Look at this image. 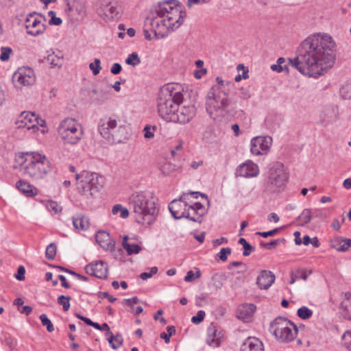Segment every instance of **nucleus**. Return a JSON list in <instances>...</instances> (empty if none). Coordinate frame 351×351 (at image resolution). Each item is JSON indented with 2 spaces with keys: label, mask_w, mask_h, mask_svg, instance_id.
I'll return each instance as SVG.
<instances>
[{
  "label": "nucleus",
  "mask_w": 351,
  "mask_h": 351,
  "mask_svg": "<svg viewBox=\"0 0 351 351\" xmlns=\"http://www.w3.org/2000/svg\"><path fill=\"white\" fill-rule=\"evenodd\" d=\"M257 307L253 303L243 304V322L250 323L253 322Z\"/></svg>",
  "instance_id": "nucleus-29"
},
{
  "label": "nucleus",
  "mask_w": 351,
  "mask_h": 351,
  "mask_svg": "<svg viewBox=\"0 0 351 351\" xmlns=\"http://www.w3.org/2000/svg\"><path fill=\"white\" fill-rule=\"evenodd\" d=\"M11 54H12V49L11 47H2L1 48L0 60L2 62L8 61Z\"/></svg>",
  "instance_id": "nucleus-43"
},
{
  "label": "nucleus",
  "mask_w": 351,
  "mask_h": 351,
  "mask_svg": "<svg viewBox=\"0 0 351 351\" xmlns=\"http://www.w3.org/2000/svg\"><path fill=\"white\" fill-rule=\"evenodd\" d=\"M56 254V245L54 243H50L46 248L45 255L46 257L52 260L54 258Z\"/></svg>",
  "instance_id": "nucleus-48"
},
{
  "label": "nucleus",
  "mask_w": 351,
  "mask_h": 351,
  "mask_svg": "<svg viewBox=\"0 0 351 351\" xmlns=\"http://www.w3.org/2000/svg\"><path fill=\"white\" fill-rule=\"evenodd\" d=\"M280 242V240H272L269 243H261V246L267 250H271L274 248L276 245H278Z\"/></svg>",
  "instance_id": "nucleus-60"
},
{
  "label": "nucleus",
  "mask_w": 351,
  "mask_h": 351,
  "mask_svg": "<svg viewBox=\"0 0 351 351\" xmlns=\"http://www.w3.org/2000/svg\"><path fill=\"white\" fill-rule=\"evenodd\" d=\"M342 308V315L344 318L351 320V293H346L345 298L341 304Z\"/></svg>",
  "instance_id": "nucleus-32"
},
{
  "label": "nucleus",
  "mask_w": 351,
  "mask_h": 351,
  "mask_svg": "<svg viewBox=\"0 0 351 351\" xmlns=\"http://www.w3.org/2000/svg\"><path fill=\"white\" fill-rule=\"evenodd\" d=\"M85 270L87 274L100 279H105L108 277V267L107 264L102 261L88 264L86 266Z\"/></svg>",
  "instance_id": "nucleus-20"
},
{
  "label": "nucleus",
  "mask_w": 351,
  "mask_h": 351,
  "mask_svg": "<svg viewBox=\"0 0 351 351\" xmlns=\"http://www.w3.org/2000/svg\"><path fill=\"white\" fill-rule=\"evenodd\" d=\"M112 213L113 215H117L120 213V217L122 219H126L129 215V210L128 208L123 207L121 204H116L112 207Z\"/></svg>",
  "instance_id": "nucleus-38"
},
{
  "label": "nucleus",
  "mask_w": 351,
  "mask_h": 351,
  "mask_svg": "<svg viewBox=\"0 0 351 351\" xmlns=\"http://www.w3.org/2000/svg\"><path fill=\"white\" fill-rule=\"evenodd\" d=\"M16 187L26 196L32 197L36 194L33 186L24 180H20L18 181L16 183Z\"/></svg>",
  "instance_id": "nucleus-33"
},
{
  "label": "nucleus",
  "mask_w": 351,
  "mask_h": 351,
  "mask_svg": "<svg viewBox=\"0 0 351 351\" xmlns=\"http://www.w3.org/2000/svg\"><path fill=\"white\" fill-rule=\"evenodd\" d=\"M70 296H66L64 295H60L57 299V303L62 306L64 311H67L70 308Z\"/></svg>",
  "instance_id": "nucleus-40"
},
{
  "label": "nucleus",
  "mask_w": 351,
  "mask_h": 351,
  "mask_svg": "<svg viewBox=\"0 0 351 351\" xmlns=\"http://www.w3.org/2000/svg\"><path fill=\"white\" fill-rule=\"evenodd\" d=\"M158 272V268L156 267H153L151 268V270L149 272H143L141 273L140 275V278L142 280H147L148 278L152 277L154 274H156Z\"/></svg>",
  "instance_id": "nucleus-58"
},
{
  "label": "nucleus",
  "mask_w": 351,
  "mask_h": 351,
  "mask_svg": "<svg viewBox=\"0 0 351 351\" xmlns=\"http://www.w3.org/2000/svg\"><path fill=\"white\" fill-rule=\"evenodd\" d=\"M167 332H162L160 334V338L163 339L165 343H168L170 342V337L175 334L176 329L173 326H169L167 328Z\"/></svg>",
  "instance_id": "nucleus-46"
},
{
  "label": "nucleus",
  "mask_w": 351,
  "mask_h": 351,
  "mask_svg": "<svg viewBox=\"0 0 351 351\" xmlns=\"http://www.w3.org/2000/svg\"><path fill=\"white\" fill-rule=\"evenodd\" d=\"M98 130L100 134L110 143H120L129 138L128 128L112 117L101 120Z\"/></svg>",
  "instance_id": "nucleus-6"
},
{
  "label": "nucleus",
  "mask_w": 351,
  "mask_h": 351,
  "mask_svg": "<svg viewBox=\"0 0 351 351\" xmlns=\"http://www.w3.org/2000/svg\"><path fill=\"white\" fill-rule=\"evenodd\" d=\"M243 351H264L263 344L258 339L249 337L243 343Z\"/></svg>",
  "instance_id": "nucleus-27"
},
{
  "label": "nucleus",
  "mask_w": 351,
  "mask_h": 351,
  "mask_svg": "<svg viewBox=\"0 0 351 351\" xmlns=\"http://www.w3.org/2000/svg\"><path fill=\"white\" fill-rule=\"evenodd\" d=\"M40 122H44V121L40 119L36 114L30 112H23L21 114L17 121V124L18 128H23L30 130L34 129L38 124L42 125Z\"/></svg>",
  "instance_id": "nucleus-19"
},
{
  "label": "nucleus",
  "mask_w": 351,
  "mask_h": 351,
  "mask_svg": "<svg viewBox=\"0 0 351 351\" xmlns=\"http://www.w3.org/2000/svg\"><path fill=\"white\" fill-rule=\"evenodd\" d=\"M288 174L280 162L274 163L267 173L265 180V189L271 193H278L285 189Z\"/></svg>",
  "instance_id": "nucleus-8"
},
{
  "label": "nucleus",
  "mask_w": 351,
  "mask_h": 351,
  "mask_svg": "<svg viewBox=\"0 0 351 351\" xmlns=\"http://www.w3.org/2000/svg\"><path fill=\"white\" fill-rule=\"evenodd\" d=\"M12 82L16 88L21 89L23 86L33 85L36 82V75L32 69L21 67L13 74Z\"/></svg>",
  "instance_id": "nucleus-14"
},
{
  "label": "nucleus",
  "mask_w": 351,
  "mask_h": 351,
  "mask_svg": "<svg viewBox=\"0 0 351 351\" xmlns=\"http://www.w3.org/2000/svg\"><path fill=\"white\" fill-rule=\"evenodd\" d=\"M207 213L206 208L199 202L189 204L186 208V217L189 220L201 223L203 216Z\"/></svg>",
  "instance_id": "nucleus-18"
},
{
  "label": "nucleus",
  "mask_w": 351,
  "mask_h": 351,
  "mask_svg": "<svg viewBox=\"0 0 351 351\" xmlns=\"http://www.w3.org/2000/svg\"><path fill=\"white\" fill-rule=\"evenodd\" d=\"M25 267L23 265H20L18 267L16 274H14V277L18 280H21H21H23L25 279Z\"/></svg>",
  "instance_id": "nucleus-59"
},
{
  "label": "nucleus",
  "mask_w": 351,
  "mask_h": 351,
  "mask_svg": "<svg viewBox=\"0 0 351 351\" xmlns=\"http://www.w3.org/2000/svg\"><path fill=\"white\" fill-rule=\"evenodd\" d=\"M205 315H206L205 312L202 310H200V311H197L196 315L192 317L191 322L193 324H198L204 320Z\"/></svg>",
  "instance_id": "nucleus-54"
},
{
  "label": "nucleus",
  "mask_w": 351,
  "mask_h": 351,
  "mask_svg": "<svg viewBox=\"0 0 351 351\" xmlns=\"http://www.w3.org/2000/svg\"><path fill=\"white\" fill-rule=\"evenodd\" d=\"M47 208L50 212H53L54 214L59 213L62 211V206L54 201L48 202Z\"/></svg>",
  "instance_id": "nucleus-49"
},
{
  "label": "nucleus",
  "mask_w": 351,
  "mask_h": 351,
  "mask_svg": "<svg viewBox=\"0 0 351 351\" xmlns=\"http://www.w3.org/2000/svg\"><path fill=\"white\" fill-rule=\"evenodd\" d=\"M156 198L149 191L132 193L128 199L130 209L134 214L136 222L141 224H152L157 213Z\"/></svg>",
  "instance_id": "nucleus-4"
},
{
  "label": "nucleus",
  "mask_w": 351,
  "mask_h": 351,
  "mask_svg": "<svg viewBox=\"0 0 351 351\" xmlns=\"http://www.w3.org/2000/svg\"><path fill=\"white\" fill-rule=\"evenodd\" d=\"M343 344L348 348L351 350V331H346L342 337Z\"/></svg>",
  "instance_id": "nucleus-53"
},
{
  "label": "nucleus",
  "mask_w": 351,
  "mask_h": 351,
  "mask_svg": "<svg viewBox=\"0 0 351 351\" xmlns=\"http://www.w3.org/2000/svg\"><path fill=\"white\" fill-rule=\"evenodd\" d=\"M322 121L326 124L332 123L339 119V108L337 106L326 107L322 112Z\"/></svg>",
  "instance_id": "nucleus-25"
},
{
  "label": "nucleus",
  "mask_w": 351,
  "mask_h": 351,
  "mask_svg": "<svg viewBox=\"0 0 351 351\" xmlns=\"http://www.w3.org/2000/svg\"><path fill=\"white\" fill-rule=\"evenodd\" d=\"M189 194H182L179 199H173L169 205V210L172 217L176 219L186 217V208L189 205Z\"/></svg>",
  "instance_id": "nucleus-16"
},
{
  "label": "nucleus",
  "mask_w": 351,
  "mask_h": 351,
  "mask_svg": "<svg viewBox=\"0 0 351 351\" xmlns=\"http://www.w3.org/2000/svg\"><path fill=\"white\" fill-rule=\"evenodd\" d=\"M108 342L112 349L119 348L123 343V338L121 335H113L112 333L110 335V338L108 339Z\"/></svg>",
  "instance_id": "nucleus-36"
},
{
  "label": "nucleus",
  "mask_w": 351,
  "mask_h": 351,
  "mask_svg": "<svg viewBox=\"0 0 351 351\" xmlns=\"http://www.w3.org/2000/svg\"><path fill=\"white\" fill-rule=\"evenodd\" d=\"M68 9L71 15L77 14L76 19H82L86 15V9L84 4L82 2L77 1L73 4H67Z\"/></svg>",
  "instance_id": "nucleus-28"
},
{
  "label": "nucleus",
  "mask_w": 351,
  "mask_h": 351,
  "mask_svg": "<svg viewBox=\"0 0 351 351\" xmlns=\"http://www.w3.org/2000/svg\"><path fill=\"white\" fill-rule=\"evenodd\" d=\"M156 130V126L152 127L149 125H146L144 128V137L145 138H152L154 137V132Z\"/></svg>",
  "instance_id": "nucleus-55"
},
{
  "label": "nucleus",
  "mask_w": 351,
  "mask_h": 351,
  "mask_svg": "<svg viewBox=\"0 0 351 351\" xmlns=\"http://www.w3.org/2000/svg\"><path fill=\"white\" fill-rule=\"evenodd\" d=\"M311 273H312L311 270L307 271L306 269H299L295 271V274L298 279H302L303 280H306L308 276Z\"/></svg>",
  "instance_id": "nucleus-50"
},
{
  "label": "nucleus",
  "mask_w": 351,
  "mask_h": 351,
  "mask_svg": "<svg viewBox=\"0 0 351 351\" xmlns=\"http://www.w3.org/2000/svg\"><path fill=\"white\" fill-rule=\"evenodd\" d=\"M49 16L51 15V17L49 21V25H60L62 24V19L60 17H56L55 16V12L49 11Z\"/></svg>",
  "instance_id": "nucleus-56"
},
{
  "label": "nucleus",
  "mask_w": 351,
  "mask_h": 351,
  "mask_svg": "<svg viewBox=\"0 0 351 351\" xmlns=\"http://www.w3.org/2000/svg\"><path fill=\"white\" fill-rule=\"evenodd\" d=\"M270 330L281 342L293 341L298 332V329L293 323L282 317H278L273 321Z\"/></svg>",
  "instance_id": "nucleus-11"
},
{
  "label": "nucleus",
  "mask_w": 351,
  "mask_h": 351,
  "mask_svg": "<svg viewBox=\"0 0 351 351\" xmlns=\"http://www.w3.org/2000/svg\"><path fill=\"white\" fill-rule=\"evenodd\" d=\"M97 12L105 21H112L121 17L122 6L119 0H100Z\"/></svg>",
  "instance_id": "nucleus-12"
},
{
  "label": "nucleus",
  "mask_w": 351,
  "mask_h": 351,
  "mask_svg": "<svg viewBox=\"0 0 351 351\" xmlns=\"http://www.w3.org/2000/svg\"><path fill=\"white\" fill-rule=\"evenodd\" d=\"M311 219V211L310 209H304L298 217V221L302 225L308 223Z\"/></svg>",
  "instance_id": "nucleus-42"
},
{
  "label": "nucleus",
  "mask_w": 351,
  "mask_h": 351,
  "mask_svg": "<svg viewBox=\"0 0 351 351\" xmlns=\"http://www.w3.org/2000/svg\"><path fill=\"white\" fill-rule=\"evenodd\" d=\"M139 302V300L137 297H133L132 298L125 299L123 300V302L125 303L127 305L131 306L133 308V305L134 304H136Z\"/></svg>",
  "instance_id": "nucleus-64"
},
{
  "label": "nucleus",
  "mask_w": 351,
  "mask_h": 351,
  "mask_svg": "<svg viewBox=\"0 0 351 351\" xmlns=\"http://www.w3.org/2000/svg\"><path fill=\"white\" fill-rule=\"evenodd\" d=\"M260 173V169L257 164L252 160H247L243 163V177L255 178Z\"/></svg>",
  "instance_id": "nucleus-26"
},
{
  "label": "nucleus",
  "mask_w": 351,
  "mask_h": 351,
  "mask_svg": "<svg viewBox=\"0 0 351 351\" xmlns=\"http://www.w3.org/2000/svg\"><path fill=\"white\" fill-rule=\"evenodd\" d=\"M128 236H124L123 238L122 246L129 256L137 254L142 250L141 246L138 243H128Z\"/></svg>",
  "instance_id": "nucleus-31"
},
{
  "label": "nucleus",
  "mask_w": 351,
  "mask_h": 351,
  "mask_svg": "<svg viewBox=\"0 0 351 351\" xmlns=\"http://www.w3.org/2000/svg\"><path fill=\"white\" fill-rule=\"evenodd\" d=\"M125 62L128 65L136 66L141 63V58L136 52H133L128 55Z\"/></svg>",
  "instance_id": "nucleus-39"
},
{
  "label": "nucleus",
  "mask_w": 351,
  "mask_h": 351,
  "mask_svg": "<svg viewBox=\"0 0 351 351\" xmlns=\"http://www.w3.org/2000/svg\"><path fill=\"white\" fill-rule=\"evenodd\" d=\"M89 68L92 71L93 75H97L101 70V61L98 58H95L94 62L89 64Z\"/></svg>",
  "instance_id": "nucleus-47"
},
{
  "label": "nucleus",
  "mask_w": 351,
  "mask_h": 351,
  "mask_svg": "<svg viewBox=\"0 0 351 351\" xmlns=\"http://www.w3.org/2000/svg\"><path fill=\"white\" fill-rule=\"evenodd\" d=\"M243 256H249L254 250L255 247L251 245L247 241L243 239Z\"/></svg>",
  "instance_id": "nucleus-51"
},
{
  "label": "nucleus",
  "mask_w": 351,
  "mask_h": 351,
  "mask_svg": "<svg viewBox=\"0 0 351 351\" xmlns=\"http://www.w3.org/2000/svg\"><path fill=\"white\" fill-rule=\"evenodd\" d=\"M97 295L101 299L108 298V301L112 303L114 302L117 300L116 298H114L112 295H110L108 292H106V291H104V292L99 291V292H98Z\"/></svg>",
  "instance_id": "nucleus-61"
},
{
  "label": "nucleus",
  "mask_w": 351,
  "mask_h": 351,
  "mask_svg": "<svg viewBox=\"0 0 351 351\" xmlns=\"http://www.w3.org/2000/svg\"><path fill=\"white\" fill-rule=\"evenodd\" d=\"M196 111L197 108L194 104L186 102L183 99L181 104L177 106L173 122L186 124L195 117Z\"/></svg>",
  "instance_id": "nucleus-13"
},
{
  "label": "nucleus",
  "mask_w": 351,
  "mask_h": 351,
  "mask_svg": "<svg viewBox=\"0 0 351 351\" xmlns=\"http://www.w3.org/2000/svg\"><path fill=\"white\" fill-rule=\"evenodd\" d=\"M42 16H36L35 13L30 14L25 21L27 33L36 36L44 32L46 25L42 22Z\"/></svg>",
  "instance_id": "nucleus-17"
},
{
  "label": "nucleus",
  "mask_w": 351,
  "mask_h": 351,
  "mask_svg": "<svg viewBox=\"0 0 351 351\" xmlns=\"http://www.w3.org/2000/svg\"><path fill=\"white\" fill-rule=\"evenodd\" d=\"M157 101L159 116L167 122H173L177 106L183 101V93L178 86L167 84L160 88Z\"/></svg>",
  "instance_id": "nucleus-5"
},
{
  "label": "nucleus",
  "mask_w": 351,
  "mask_h": 351,
  "mask_svg": "<svg viewBox=\"0 0 351 351\" xmlns=\"http://www.w3.org/2000/svg\"><path fill=\"white\" fill-rule=\"evenodd\" d=\"M330 247L337 252H345L351 247V239H345L343 237H335L329 241Z\"/></svg>",
  "instance_id": "nucleus-24"
},
{
  "label": "nucleus",
  "mask_w": 351,
  "mask_h": 351,
  "mask_svg": "<svg viewBox=\"0 0 351 351\" xmlns=\"http://www.w3.org/2000/svg\"><path fill=\"white\" fill-rule=\"evenodd\" d=\"M223 336L221 331L219 330L217 326L214 323H211L207 328L206 343L210 346L219 347Z\"/></svg>",
  "instance_id": "nucleus-21"
},
{
  "label": "nucleus",
  "mask_w": 351,
  "mask_h": 351,
  "mask_svg": "<svg viewBox=\"0 0 351 351\" xmlns=\"http://www.w3.org/2000/svg\"><path fill=\"white\" fill-rule=\"evenodd\" d=\"M39 318L43 326H46L48 332H51L54 330L53 325L45 314L40 315Z\"/></svg>",
  "instance_id": "nucleus-44"
},
{
  "label": "nucleus",
  "mask_w": 351,
  "mask_h": 351,
  "mask_svg": "<svg viewBox=\"0 0 351 351\" xmlns=\"http://www.w3.org/2000/svg\"><path fill=\"white\" fill-rule=\"evenodd\" d=\"M15 162L20 171L33 180L43 179L52 169L47 158L36 152L20 153Z\"/></svg>",
  "instance_id": "nucleus-3"
},
{
  "label": "nucleus",
  "mask_w": 351,
  "mask_h": 351,
  "mask_svg": "<svg viewBox=\"0 0 351 351\" xmlns=\"http://www.w3.org/2000/svg\"><path fill=\"white\" fill-rule=\"evenodd\" d=\"M58 133L64 144L76 145L84 136L82 125L75 119L66 118L58 128Z\"/></svg>",
  "instance_id": "nucleus-10"
},
{
  "label": "nucleus",
  "mask_w": 351,
  "mask_h": 351,
  "mask_svg": "<svg viewBox=\"0 0 351 351\" xmlns=\"http://www.w3.org/2000/svg\"><path fill=\"white\" fill-rule=\"evenodd\" d=\"M122 66L119 63H114L110 69V72L114 75H117L121 73Z\"/></svg>",
  "instance_id": "nucleus-62"
},
{
  "label": "nucleus",
  "mask_w": 351,
  "mask_h": 351,
  "mask_svg": "<svg viewBox=\"0 0 351 351\" xmlns=\"http://www.w3.org/2000/svg\"><path fill=\"white\" fill-rule=\"evenodd\" d=\"M285 62V59L284 58H279L277 60L276 64H274L271 65V69L273 71H276L278 73H280L283 71H289L288 67L287 66L283 65Z\"/></svg>",
  "instance_id": "nucleus-37"
},
{
  "label": "nucleus",
  "mask_w": 351,
  "mask_h": 351,
  "mask_svg": "<svg viewBox=\"0 0 351 351\" xmlns=\"http://www.w3.org/2000/svg\"><path fill=\"white\" fill-rule=\"evenodd\" d=\"M231 254V249L229 247H223L220 252L217 254V256L222 261H226L228 256Z\"/></svg>",
  "instance_id": "nucleus-52"
},
{
  "label": "nucleus",
  "mask_w": 351,
  "mask_h": 351,
  "mask_svg": "<svg viewBox=\"0 0 351 351\" xmlns=\"http://www.w3.org/2000/svg\"><path fill=\"white\" fill-rule=\"evenodd\" d=\"M336 43L327 33H315L308 36L301 45L299 54L289 59L291 65L302 74L318 77L324 75L335 64Z\"/></svg>",
  "instance_id": "nucleus-1"
},
{
  "label": "nucleus",
  "mask_w": 351,
  "mask_h": 351,
  "mask_svg": "<svg viewBox=\"0 0 351 351\" xmlns=\"http://www.w3.org/2000/svg\"><path fill=\"white\" fill-rule=\"evenodd\" d=\"M95 240L101 248L105 250H114L115 241L105 231H99L95 235Z\"/></svg>",
  "instance_id": "nucleus-23"
},
{
  "label": "nucleus",
  "mask_w": 351,
  "mask_h": 351,
  "mask_svg": "<svg viewBox=\"0 0 351 351\" xmlns=\"http://www.w3.org/2000/svg\"><path fill=\"white\" fill-rule=\"evenodd\" d=\"M201 276L200 271L198 270L195 274L192 270L189 271L184 277V281L191 282L195 278H199Z\"/></svg>",
  "instance_id": "nucleus-57"
},
{
  "label": "nucleus",
  "mask_w": 351,
  "mask_h": 351,
  "mask_svg": "<svg viewBox=\"0 0 351 351\" xmlns=\"http://www.w3.org/2000/svg\"><path fill=\"white\" fill-rule=\"evenodd\" d=\"M159 169L164 175H169L176 170V166L171 162L164 160L159 164Z\"/></svg>",
  "instance_id": "nucleus-34"
},
{
  "label": "nucleus",
  "mask_w": 351,
  "mask_h": 351,
  "mask_svg": "<svg viewBox=\"0 0 351 351\" xmlns=\"http://www.w3.org/2000/svg\"><path fill=\"white\" fill-rule=\"evenodd\" d=\"M184 8L177 0H164L154 5L147 20L155 36L162 38L178 29L186 16Z\"/></svg>",
  "instance_id": "nucleus-2"
},
{
  "label": "nucleus",
  "mask_w": 351,
  "mask_h": 351,
  "mask_svg": "<svg viewBox=\"0 0 351 351\" xmlns=\"http://www.w3.org/2000/svg\"><path fill=\"white\" fill-rule=\"evenodd\" d=\"M279 229L278 228H275L274 230H269V231H267V232H258L257 234L266 238L267 237H270V236H273L276 233H277L278 232Z\"/></svg>",
  "instance_id": "nucleus-63"
},
{
  "label": "nucleus",
  "mask_w": 351,
  "mask_h": 351,
  "mask_svg": "<svg viewBox=\"0 0 351 351\" xmlns=\"http://www.w3.org/2000/svg\"><path fill=\"white\" fill-rule=\"evenodd\" d=\"M275 275L270 271L262 270L256 278V285L261 289H268L274 282Z\"/></svg>",
  "instance_id": "nucleus-22"
},
{
  "label": "nucleus",
  "mask_w": 351,
  "mask_h": 351,
  "mask_svg": "<svg viewBox=\"0 0 351 351\" xmlns=\"http://www.w3.org/2000/svg\"><path fill=\"white\" fill-rule=\"evenodd\" d=\"M46 61L51 65V67H60L62 63V60L53 53L49 55L46 58Z\"/></svg>",
  "instance_id": "nucleus-41"
},
{
  "label": "nucleus",
  "mask_w": 351,
  "mask_h": 351,
  "mask_svg": "<svg viewBox=\"0 0 351 351\" xmlns=\"http://www.w3.org/2000/svg\"><path fill=\"white\" fill-rule=\"evenodd\" d=\"M228 106V100L223 91L218 87H213L207 94L206 100V111L211 118L223 116Z\"/></svg>",
  "instance_id": "nucleus-7"
},
{
  "label": "nucleus",
  "mask_w": 351,
  "mask_h": 351,
  "mask_svg": "<svg viewBox=\"0 0 351 351\" xmlns=\"http://www.w3.org/2000/svg\"><path fill=\"white\" fill-rule=\"evenodd\" d=\"M272 138L269 136H256L251 141L250 151L253 155H266L270 150Z\"/></svg>",
  "instance_id": "nucleus-15"
},
{
  "label": "nucleus",
  "mask_w": 351,
  "mask_h": 351,
  "mask_svg": "<svg viewBox=\"0 0 351 351\" xmlns=\"http://www.w3.org/2000/svg\"><path fill=\"white\" fill-rule=\"evenodd\" d=\"M73 224L75 229L79 230H85L89 227V219L87 217L79 214L73 217Z\"/></svg>",
  "instance_id": "nucleus-30"
},
{
  "label": "nucleus",
  "mask_w": 351,
  "mask_h": 351,
  "mask_svg": "<svg viewBox=\"0 0 351 351\" xmlns=\"http://www.w3.org/2000/svg\"><path fill=\"white\" fill-rule=\"evenodd\" d=\"M75 178L76 180L81 179L78 189L80 193L87 197L99 192L104 184V178L95 172L83 171L76 173Z\"/></svg>",
  "instance_id": "nucleus-9"
},
{
  "label": "nucleus",
  "mask_w": 351,
  "mask_h": 351,
  "mask_svg": "<svg viewBox=\"0 0 351 351\" xmlns=\"http://www.w3.org/2000/svg\"><path fill=\"white\" fill-rule=\"evenodd\" d=\"M339 95L344 99H351V79L341 86Z\"/></svg>",
  "instance_id": "nucleus-35"
},
{
  "label": "nucleus",
  "mask_w": 351,
  "mask_h": 351,
  "mask_svg": "<svg viewBox=\"0 0 351 351\" xmlns=\"http://www.w3.org/2000/svg\"><path fill=\"white\" fill-rule=\"evenodd\" d=\"M313 315V311L306 306H302L298 310V315L303 319L310 318Z\"/></svg>",
  "instance_id": "nucleus-45"
}]
</instances>
